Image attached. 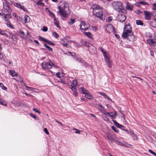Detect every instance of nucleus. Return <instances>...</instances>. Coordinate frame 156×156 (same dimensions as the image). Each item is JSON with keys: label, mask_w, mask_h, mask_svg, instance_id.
<instances>
[{"label": "nucleus", "mask_w": 156, "mask_h": 156, "mask_svg": "<svg viewBox=\"0 0 156 156\" xmlns=\"http://www.w3.org/2000/svg\"><path fill=\"white\" fill-rule=\"evenodd\" d=\"M60 4V6L58 7V9L59 10L57 12L61 16L66 17L68 13H69L70 12L68 7V4L65 2H61Z\"/></svg>", "instance_id": "1"}, {"label": "nucleus", "mask_w": 156, "mask_h": 156, "mask_svg": "<svg viewBox=\"0 0 156 156\" xmlns=\"http://www.w3.org/2000/svg\"><path fill=\"white\" fill-rule=\"evenodd\" d=\"M123 31L122 35V38L124 39L126 38L128 34L133 32L132 31V27H130L129 24L126 25L124 28Z\"/></svg>", "instance_id": "2"}, {"label": "nucleus", "mask_w": 156, "mask_h": 156, "mask_svg": "<svg viewBox=\"0 0 156 156\" xmlns=\"http://www.w3.org/2000/svg\"><path fill=\"white\" fill-rule=\"evenodd\" d=\"M100 51L102 52L103 54L105 60L107 65L109 67L111 68L112 67V62L110 60L109 57L106 52L103 49V48L101 47L99 48Z\"/></svg>", "instance_id": "3"}, {"label": "nucleus", "mask_w": 156, "mask_h": 156, "mask_svg": "<svg viewBox=\"0 0 156 156\" xmlns=\"http://www.w3.org/2000/svg\"><path fill=\"white\" fill-rule=\"evenodd\" d=\"M112 6L114 9L117 12H120L122 11V3L119 1L115 2H112Z\"/></svg>", "instance_id": "4"}, {"label": "nucleus", "mask_w": 156, "mask_h": 156, "mask_svg": "<svg viewBox=\"0 0 156 156\" xmlns=\"http://www.w3.org/2000/svg\"><path fill=\"white\" fill-rule=\"evenodd\" d=\"M53 63L50 60L47 62H44L42 63L41 66L43 69L45 70L50 69L52 67Z\"/></svg>", "instance_id": "5"}, {"label": "nucleus", "mask_w": 156, "mask_h": 156, "mask_svg": "<svg viewBox=\"0 0 156 156\" xmlns=\"http://www.w3.org/2000/svg\"><path fill=\"white\" fill-rule=\"evenodd\" d=\"M80 30L83 32H84L88 29L90 26L85 21H82L80 24Z\"/></svg>", "instance_id": "6"}, {"label": "nucleus", "mask_w": 156, "mask_h": 156, "mask_svg": "<svg viewBox=\"0 0 156 156\" xmlns=\"http://www.w3.org/2000/svg\"><path fill=\"white\" fill-rule=\"evenodd\" d=\"M79 89V90L81 92V93L85 94L86 97L88 99H91L93 98L92 96L90 94L88 93V91L85 88L81 87Z\"/></svg>", "instance_id": "7"}, {"label": "nucleus", "mask_w": 156, "mask_h": 156, "mask_svg": "<svg viewBox=\"0 0 156 156\" xmlns=\"http://www.w3.org/2000/svg\"><path fill=\"white\" fill-rule=\"evenodd\" d=\"M93 15L94 16H95L101 20H103L105 19L102 11H98L96 13H93Z\"/></svg>", "instance_id": "8"}, {"label": "nucleus", "mask_w": 156, "mask_h": 156, "mask_svg": "<svg viewBox=\"0 0 156 156\" xmlns=\"http://www.w3.org/2000/svg\"><path fill=\"white\" fill-rule=\"evenodd\" d=\"M144 13H145V19L146 20H150L151 19L152 13L149 12H147L146 11H144Z\"/></svg>", "instance_id": "9"}, {"label": "nucleus", "mask_w": 156, "mask_h": 156, "mask_svg": "<svg viewBox=\"0 0 156 156\" xmlns=\"http://www.w3.org/2000/svg\"><path fill=\"white\" fill-rule=\"evenodd\" d=\"M126 38L131 41H135L136 39L133 32L128 34Z\"/></svg>", "instance_id": "10"}, {"label": "nucleus", "mask_w": 156, "mask_h": 156, "mask_svg": "<svg viewBox=\"0 0 156 156\" xmlns=\"http://www.w3.org/2000/svg\"><path fill=\"white\" fill-rule=\"evenodd\" d=\"M106 30L108 33H114V27L111 24H109L106 29Z\"/></svg>", "instance_id": "11"}, {"label": "nucleus", "mask_w": 156, "mask_h": 156, "mask_svg": "<svg viewBox=\"0 0 156 156\" xmlns=\"http://www.w3.org/2000/svg\"><path fill=\"white\" fill-rule=\"evenodd\" d=\"M117 18L119 21L123 22L126 19V16L123 14H119L118 15Z\"/></svg>", "instance_id": "12"}, {"label": "nucleus", "mask_w": 156, "mask_h": 156, "mask_svg": "<svg viewBox=\"0 0 156 156\" xmlns=\"http://www.w3.org/2000/svg\"><path fill=\"white\" fill-rule=\"evenodd\" d=\"M147 41L151 46H154L156 48V43L153 39H148Z\"/></svg>", "instance_id": "13"}, {"label": "nucleus", "mask_w": 156, "mask_h": 156, "mask_svg": "<svg viewBox=\"0 0 156 156\" xmlns=\"http://www.w3.org/2000/svg\"><path fill=\"white\" fill-rule=\"evenodd\" d=\"M112 121L114 124L115 125V126L118 128L121 129H122V128L124 127L123 126L117 122L116 120L113 119L112 120Z\"/></svg>", "instance_id": "14"}, {"label": "nucleus", "mask_w": 156, "mask_h": 156, "mask_svg": "<svg viewBox=\"0 0 156 156\" xmlns=\"http://www.w3.org/2000/svg\"><path fill=\"white\" fill-rule=\"evenodd\" d=\"M126 7L127 9L129 10H132L133 7V6L132 5L130 4L129 3L127 2L126 3Z\"/></svg>", "instance_id": "15"}, {"label": "nucleus", "mask_w": 156, "mask_h": 156, "mask_svg": "<svg viewBox=\"0 0 156 156\" xmlns=\"http://www.w3.org/2000/svg\"><path fill=\"white\" fill-rule=\"evenodd\" d=\"M3 8L5 9L6 10L7 12H10V11H11V10H10L9 7L6 3H3Z\"/></svg>", "instance_id": "16"}, {"label": "nucleus", "mask_w": 156, "mask_h": 156, "mask_svg": "<svg viewBox=\"0 0 156 156\" xmlns=\"http://www.w3.org/2000/svg\"><path fill=\"white\" fill-rule=\"evenodd\" d=\"M107 137L108 140H110L112 143L114 142V140L115 139L112 136V135L111 134H107Z\"/></svg>", "instance_id": "17"}, {"label": "nucleus", "mask_w": 156, "mask_h": 156, "mask_svg": "<svg viewBox=\"0 0 156 156\" xmlns=\"http://www.w3.org/2000/svg\"><path fill=\"white\" fill-rule=\"evenodd\" d=\"M99 93L100 95H101L103 96H104V97L105 98H107L108 100H110L111 101H112V100L111 99V98H109L108 97L105 93H104L101 92H99Z\"/></svg>", "instance_id": "18"}, {"label": "nucleus", "mask_w": 156, "mask_h": 156, "mask_svg": "<svg viewBox=\"0 0 156 156\" xmlns=\"http://www.w3.org/2000/svg\"><path fill=\"white\" fill-rule=\"evenodd\" d=\"M116 114V112H110V115H109V116L111 117L112 119H115V116Z\"/></svg>", "instance_id": "19"}, {"label": "nucleus", "mask_w": 156, "mask_h": 156, "mask_svg": "<svg viewBox=\"0 0 156 156\" xmlns=\"http://www.w3.org/2000/svg\"><path fill=\"white\" fill-rule=\"evenodd\" d=\"M74 59L76 61L81 63H83V61L82 60V59H81V58L79 57L76 56L75 57Z\"/></svg>", "instance_id": "20"}, {"label": "nucleus", "mask_w": 156, "mask_h": 156, "mask_svg": "<svg viewBox=\"0 0 156 156\" xmlns=\"http://www.w3.org/2000/svg\"><path fill=\"white\" fill-rule=\"evenodd\" d=\"M9 73L10 75L13 76H15L17 75V73L15 72L13 70H10Z\"/></svg>", "instance_id": "21"}, {"label": "nucleus", "mask_w": 156, "mask_h": 156, "mask_svg": "<svg viewBox=\"0 0 156 156\" xmlns=\"http://www.w3.org/2000/svg\"><path fill=\"white\" fill-rule=\"evenodd\" d=\"M30 17L27 15H25L24 16V22L25 23H28L30 20Z\"/></svg>", "instance_id": "22"}, {"label": "nucleus", "mask_w": 156, "mask_h": 156, "mask_svg": "<svg viewBox=\"0 0 156 156\" xmlns=\"http://www.w3.org/2000/svg\"><path fill=\"white\" fill-rule=\"evenodd\" d=\"M114 142L116 143L118 145H120L121 146H123L124 145V144L122 143V142H120L118 140L115 139L114 140Z\"/></svg>", "instance_id": "23"}, {"label": "nucleus", "mask_w": 156, "mask_h": 156, "mask_svg": "<svg viewBox=\"0 0 156 156\" xmlns=\"http://www.w3.org/2000/svg\"><path fill=\"white\" fill-rule=\"evenodd\" d=\"M92 8L93 9H98L99 10L101 9L100 7L98 5H93Z\"/></svg>", "instance_id": "24"}, {"label": "nucleus", "mask_w": 156, "mask_h": 156, "mask_svg": "<svg viewBox=\"0 0 156 156\" xmlns=\"http://www.w3.org/2000/svg\"><path fill=\"white\" fill-rule=\"evenodd\" d=\"M0 34L2 35H4L7 37H8V35L5 33V31L2 30L1 29H0Z\"/></svg>", "instance_id": "25"}, {"label": "nucleus", "mask_w": 156, "mask_h": 156, "mask_svg": "<svg viewBox=\"0 0 156 156\" xmlns=\"http://www.w3.org/2000/svg\"><path fill=\"white\" fill-rule=\"evenodd\" d=\"M83 33H84L86 36L89 37H91L92 36L90 32H85L84 31Z\"/></svg>", "instance_id": "26"}, {"label": "nucleus", "mask_w": 156, "mask_h": 156, "mask_svg": "<svg viewBox=\"0 0 156 156\" xmlns=\"http://www.w3.org/2000/svg\"><path fill=\"white\" fill-rule=\"evenodd\" d=\"M6 25L8 27L11 28L13 29L14 28L13 26L11 24V22L9 21L8 22L6 23Z\"/></svg>", "instance_id": "27"}, {"label": "nucleus", "mask_w": 156, "mask_h": 156, "mask_svg": "<svg viewBox=\"0 0 156 156\" xmlns=\"http://www.w3.org/2000/svg\"><path fill=\"white\" fill-rule=\"evenodd\" d=\"M48 12L49 13V15L51 17H54L55 20H56V18L54 14L51 12L49 10H48Z\"/></svg>", "instance_id": "28"}, {"label": "nucleus", "mask_w": 156, "mask_h": 156, "mask_svg": "<svg viewBox=\"0 0 156 156\" xmlns=\"http://www.w3.org/2000/svg\"><path fill=\"white\" fill-rule=\"evenodd\" d=\"M136 24L138 25H142L143 24V23L140 20H137L136 21Z\"/></svg>", "instance_id": "29"}, {"label": "nucleus", "mask_w": 156, "mask_h": 156, "mask_svg": "<svg viewBox=\"0 0 156 156\" xmlns=\"http://www.w3.org/2000/svg\"><path fill=\"white\" fill-rule=\"evenodd\" d=\"M52 35L56 38H58L59 37L58 34L55 32H53Z\"/></svg>", "instance_id": "30"}, {"label": "nucleus", "mask_w": 156, "mask_h": 156, "mask_svg": "<svg viewBox=\"0 0 156 156\" xmlns=\"http://www.w3.org/2000/svg\"><path fill=\"white\" fill-rule=\"evenodd\" d=\"M19 8L23 10L25 12H27L28 11V10L27 9H26L23 5H21V6Z\"/></svg>", "instance_id": "31"}, {"label": "nucleus", "mask_w": 156, "mask_h": 156, "mask_svg": "<svg viewBox=\"0 0 156 156\" xmlns=\"http://www.w3.org/2000/svg\"><path fill=\"white\" fill-rule=\"evenodd\" d=\"M0 87H2V89L4 90H6L7 89V88L4 86L3 84L1 83H0Z\"/></svg>", "instance_id": "32"}, {"label": "nucleus", "mask_w": 156, "mask_h": 156, "mask_svg": "<svg viewBox=\"0 0 156 156\" xmlns=\"http://www.w3.org/2000/svg\"><path fill=\"white\" fill-rule=\"evenodd\" d=\"M39 40H40L41 41H43V42H45L47 40V39L44 38H43V37H42L41 36L39 37Z\"/></svg>", "instance_id": "33"}, {"label": "nucleus", "mask_w": 156, "mask_h": 156, "mask_svg": "<svg viewBox=\"0 0 156 156\" xmlns=\"http://www.w3.org/2000/svg\"><path fill=\"white\" fill-rule=\"evenodd\" d=\"M0 104L3 105H6V104L5 101H3L2 100L0 99Z\"/></svg>", "instance_id": "34"}, {"label": "nucleus", "mask_w": 156, "mask_h": 156, "mask_svg": "<svg viewBox=\"0 0 156 156\" xmlns=\"http://www.w3.org/2000/svg\"><path fill=\"white\" fill-rule=\"evenodd\" d=\"M74 20L73 19H71L70 21H68V24H71V25H72L74 23Z\"/></svg>", "instance_id": "35"}, {"label": "nucleus", "mask_w": 156, "mask_h": 156, "mask_svg": "<svg viewBox=\"0 0 156 156\" xmlns=\"http://www.w3.org/2000/svg\"><path fill=\"white\" fill-rule=\"evenodd\" d=\"M44 45L46 48H47L48 49L49 51H52V48H50L49 46L47 45V44H44Z\"/></svg>", "instance_id": "36"}, {"label": "nucleus", "mask_w": 156, "mask_h": 156, "mask_svg": "<svg viewBox=\"0 0 156 156\" xmlns=\"http://www.w3.org/2000/svg\"><path fill=\"white\" fill-rule=\"evenodd\" d=\"M69 88L71 89L73 91H75V90H76V87L74 86H73V85H71L69 86Z\"/></svg>", "instance_id": "37"}, {"label": "nucleus", "mask_w": 156, "mask_h": 156, "mask_svg": "<svg viewBox=\"0 0 156 156\" xmlns=\"http://www.w3.org/2000/svg\"><path fill=\"white\" fill-rule=\"evenodd\" d=\"M138 4H141V5H148V4L146 2L143 1L139 2Z\"/></svg>", "instance_id": "38"}, {"label": "nucleus", "mask_w": 156, "mask_h": 156, "mask_svg": "<svg viewBox=\"0 0 156 156\" xmlns=\"http://www.w3.org/2000/svg\"><path fill=\"white\" fill-rule=\"evenodd\" d=\"M46 42L47 43L49 44L53 45H55V44H53L51 41H50L48 40H46Z\"/></svg>", "instance_id": "39"}, {"label": "nucleus", "mask_w": 156, "mask_h": 156, "mask_svg": "<svg viewBox=\"0 0 156 156\" xmlns=\"http://www.w3.org/2000/svg\"><path fill=\"white\" fill-rule=\"evenodd\" d=\"M111 128H112V129L114 131H115V132L116 133H118V131L116 129V128L115 127V126H112L111 127Z\"/></svg>", "instance_id": "40"}, {"label": "nucleus", "mask_w": 156, "mask_h": 156, "mask_svg": "<svg viewBox=\"0 0 156 156\" xmlns=\"http://www.w3.org/2000/svg\"><path fill=\"white\" fill-rule=\"evenodd\" d=\"M73 84L74 86H76L77 85V82L76 80H73Z\"/></svg>", "instance_id": "41"}, {"label": "nucleus", "mask_w": 156, "mask_h": 156, "mask_svg": "<svg viewBox=\"0 0 156 156\" xmlns=\"http://www.w3.org/2000/svg\"><path fill=\"white\" fill-rule=\"evenodd\" d=\"M103 119L105 121H109V119L106 117V116L103 117Z\"/></svg>", "instance_id": "42"}, {"label": "nucleus", "mask_w": 156, "mask_h": 156, "mask_svg": "<svg viewBox=\"0 0 156 156\" xmlns=\"http://www.w3.org/2000/svg\"><path fill=\"white\" fill-rule=\"evenodd\" d=\"M3 19L6 21L8 22L9 21L7 17L5 15L3 17Z\"/></svg>", "instance_id": "43"}, {"label": "nucleus", "mask_w": 156, "mask_h": 156, "mask_svg": "<svg viewBox=\"0 0 156 156\" xmlns=\"http://www.w3.org/2000/svg\"><path fill=\"white\" fill-rule=\"evenodd\" d=\"M56 20H54V24L57 27H59V24L57 22H55V21Z\"/></svg>", "instance_id": "44"}, {"label": "nucleus", "mask_w": 156, "mask_h": 156, "mask_svg": "<svg viewBox=\"0 0 156 156\" xmlns=\"http://www.w3.org/2000/svg\"><path fill=\"white\" fill-rule=\"evenodd\" d=\"M42 30L43 31L46 32L48 30V28L45 26H44Z\"/></svg>", "instance_id": "45"}, {"label": "nucleus", "mask_w": 156, "mask_h": 156, "mask_svg": "<svg viewBox=\"0 0 156 156\" xmlns=\"http://www.w3.org/2000/svg\"><path fill=\"white\" fill-rule=\"evenodd\" d=\"M14 4L15 6H16L18 8H19L21 5V4L18 3H14Z\"/></svg>", "instance_id": "46"}, {"label": "nucleus", "mask_w": 156, "mask_h": 156, "mask_svg": "<svg viewBox=\"0 0 156 156\" xmlns=\"http://www.w3.org/2000/svg\"><path fill=\"white\" fill-rule=\"evenodd\" d=\"M44 131L48 135L49 134V133L46 128H44Z\"/></svg>", "instance_id": "47"}, {"label": "nucleus", "mask_w": 156, "mask_h": 156, "mask_svg": "<svg viewBox=\"0 0 156 156\" xmlns=\"http://www.w3.org/2000/svg\"><path fill=\"white\" fill-rule=\"evenodd\" d=\"M103 112L106 116L107 115H110V112H106V111H105L104 110H103Z\"/></svg>", "instance_id": "48"}, {"label": "nucleus", "mask_w": 156, "mask_h": 156, "mask_svg": "<svg viewBox=\"0 0 156 156\" xmlns=\"http://www.w3.org/2000/svg\"><path fill=\"white\" fill-rule=\"evenodd\" d=\"M37 4L38 5H41L42 6H43L44 5V3H42V2L41 1H39L37 2Z\"/></svg>", "instance_id": "49"}, {"label": "nucleus", "mask_w": 156, "mask_h": 156, "mask_svg": "<svg viewBox=\"0 0 156 156\" xmlns=\"http://www.w3.org/2000/svg\"><path fill=\"white\" fill-rule=\"evenodd\" d=\"M20 35L22 37L24 38V32L23 31H20Z\"/></svg>", "instance_id": "50"}, {"label": "nucleus", "mask_w": 156, "mask_h": 156, "mask_svg": "<svg viewBox=\"0 0 156 156\" xmlns=\"http://www.w3.org/2000/svg\"><path fill=\"white\" fill-rule=\"evenodd\" d=\"M33 110L34 111L38 113L39 114H40V112L39 111H38L37 110V108H34L33 109Z\"/></svg>", "instance_id": "51"}, {"label": "nucleus", "mask_w": 156, "mask_h": 156, "mask_svg": "<svg viewBox=\"0 0 156 156\" xmlns=\"http://www.w3.org/2000/svg\"><path fill=\"white\" fill-rule=\"evenodd\" d=\"M61 44H62L64 46L66 47H67L68 44L67 43H64L62 42H61Z\"/></svg>", "instance_id": "52"}, {"label": "nucleus", "mask_w": 156, "mask_h": 156, "mask_svg": "<svg viewBox=\"0 0 156 156\" xmlns=\"http://www.w3.org/2000/svg\"><path fill=\"white\" fill-rule=\"evenodd\" d=\"M61 42H62L64 43H66V39L65 38H64L63 39H61L60 40Z\"/></svg>", "instance_id": "53"}, {"label": "nucleus", "mask_w": 156, "mask_h": 156, "mask_svg": "<svg viewBox=\"0 0 156 156\" xmlns=\"http://www.w3.org/2000/svg\"><path fill=\"white\" fill-rule=\"evenodd\" d=\"M73 42L74 43V44L78 48H79L81 47V46L77 42H75L74 41H73Z\"/></svg>", "instance_id": "54"}, {"label": "nucleus", "mask_w": 156, "mask_h": 156, "mask_svg": "<svg viewBox=\"0 0 156 156\" xmlns=\"http://www.w3.org/2000/svg\"><path fill=\"white\" fill-rule=\"evenodd\" d=\"M6 16L7 17L8 19L10 18H11V16L10 14H6Z\"/></svg>", "instance_id": "55"}, {"label": "nucleus", "mask_w": 156, "mask_h": 156, "mask_svg": "<svg viewBox=\"0 0 156 156\" xmlns=\"http://www.w3.org/2000/svg\"><path fill=\"white\" fill-rule=\"evenodd\" d=\"M92 29L93 30L96 31L97 30V27H92Z\"/></svg>", "instance_id": "56"}, {"label": "nucleus", "mask_w": 156, "mask_h": 156, "mask_svg": "<svg viewBox=\"0 0 156 156\" xmlns=\"http://www.w3.org/2000/svg\"><path fill=\"white\" fill-rule=\"evenodd\" d=\"M73 94L75 96H77L78 94L77 92L76 91H74L73 93Z\"/></svg>", "instance_id": "57"}, {"label": "nucleus", "mask_w": 156, "mask_h": 156, "mask_svg": "<svg viewBox=\"0 0 156 156\" xmlns=\"http://www.w3.org/2000/svg\"><path fill=\"white\" fill-rule=\"evenodd\" d=\"M30 115L34 119H35L36 118V116L35 115L33 114L32 113L30 114Z\"/></svg>", "instance_id": "58"}, {"label": "nucleus", "mask_w": 156, "mask_h": 156, "mask_svg": "<svg viewBox=\"0 0 156 156\" xmlns=\"http://www.w3.org/2000/svg\"><path fill=\"white\" fill-rule=\"evenodd\" d=\"M60 73L59 72H58L56 73V75L59 78H61V77L60 76Z\"/></svg>", "instance_id": "59"}, {"label": "nucleus", "mask_w": 156, "mask_h": 156, "mask_svg": "<svg viewBox=\"0 0 156 156\" xmlns=\"http://www.w3.org/2000/svg\"><path fill=\"white\" fill-rule=\"evenodd\" d=\"M75 133H76L80 134V130L77 129L76 130V131L75 132Z\"/></svg>", "instance_id": "60"}, {"label": "nucleus", "mask_w": 156, "mask_h": 156, "mask_svg": "<svg viewBox=\"0 0 156 156\" xmlns=\"http://www.w3.org/2000/svg\"><path fill=\"white\" fill-rule=\"evenodd\" d=\"M69 53L70 54H71V55L72 56H75V55H76V54L75 53H71V52H69Z\"/></svg>", "instance_id": "61"}, {"label": "nucleus", "mask_w": 156, "mask_h": 156, "mask_svg": "<svg viewBox=\"0 0 156 156\" xmlns=\"http://www.w3.org/2000/svg\"><path fill=\"white\" fill-rule=\"evenodd\" d=\"M148 151L149 152H150V153H151L152 154H153L154 153V152L152 150H151V149L149 150Z\"/></svg>", "instance_id": "62"}, {"label": "nucleus", "mask_w": 156, "mask_h": 156, "mask_svg": "<svg viewBox=\"0 0 156 156\" xmlns=\"http://www.w3.org/2000/svg\"><path fill=\"white\" fill-rule=\"evenodd\" d=\"M55 120V121L57 122L58 123H59V124H60L62 126H63V125H62V124L60 122H58V121H57V120Z\"/></svg>", "instance_id": "63"}, {"label": "nucleus", "mask_w": 156, "mask_h": 156, "mask_svg": "<svg viewBox=\"0 0 156 156\" xmlns=\"http://www.w3.org/2000/svg\"><path fill=\"white\" fill-rule=\"evenodd\" d=\"M150 54L152 56H153L154 55V52L152 51H150Z\"/></svg>", "instance_id": "64"}]
</instances>
